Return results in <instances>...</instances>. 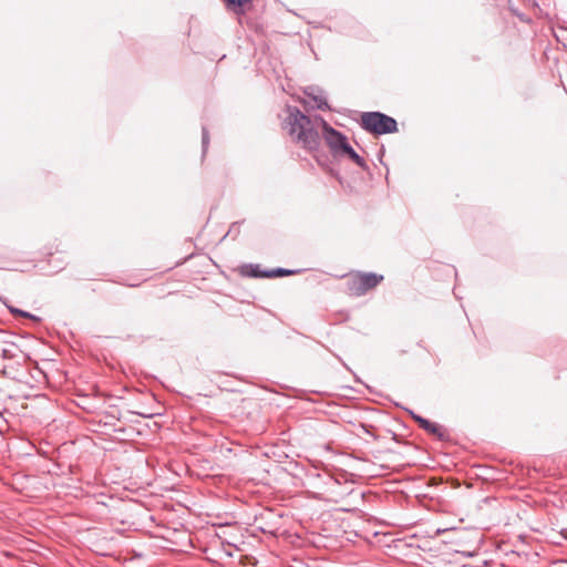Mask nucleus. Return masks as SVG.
I'll return each instance as SVG.
<instances>
[{"label":"nucleus","mask_w":567,"mask_h":567,"mask_svg":"<svg viewBox=\"0 0 567 567\" xmlns=\"http://www.w3.org/2000/svg\"><path fill=\"white\" fill-rule=\"evenodd\" d=\"M287 112L285 128L289 135L302 143L306 148L316 150L320 138L312 121L296 107H288Z\"/></svg>","instance_id":"1"},{"label":"nucleus","mask_w":567,"mask_h":567,"mask_svg":"<svg viewBox=\"0 0 567 567\" xmlns=\"http://www.w3.org/2000/svg\"><path fill=\"white\" fill-rule=\"evenodd\" d=\"M382 280L383 277L381 275L372 272L357 274L348 280V291L352 296H362L377 287Z\"/></svg>","instance_id":"4"},{"label":"nucleus","mask_w":567,"mask_h":567,"mask_svg":"<svg viewBox=\"0 0 567 567\" xmlns=\"http://www.w3.org/2000/svg\"><path fill=\"white\" fill-rule=\"evenodd\" d=\"M416 420L420 423L421 427H423L424 430H426V431H429L431 433H436L439 427H437V425L435 423H432L429 420H425V419H422V417H417Z\"/></svg>","instance_id":"6"},{"label":"nucleus","mask_w":567,"mask_h":567,"mask_svg":"<svg viewBox=\"0 0 567 567\" xmlns=\"http://www.w3.org/2000/svg\"><path fill=\"white\" fill-rule=\"evenodd\" d=\"M361 125L365 131L378 135L393 133L398 130L394 118L379 112L364 113L361 116Z\"/></svg>","instance_id":"3"},{"label":"nucleus","mask_w":567,"mask_h":567,"mask_svg":"<svg viewBox=\"0 0 567 567\" xmlns=\"http://www.w3.org/2000/svg\"><path fill=\"white\" fill-rule=\"evenodd\" d=\"M323 138L336 155H347L360 167L364 166V159L349 145L347 137L330 126L323 118H319Z\"/></svg>","instance_id":"2"},{"label":"nucleus","mask_w":567,"mask_h":567,"mask_svg":"<svg viewBox=\"0 0 567 567\" xmlns=\"http://www.w3.org/2000/svg\"><path fill=\"white\" fill-rule=\"evenodd\" d=\"M206 138H207V134L206 132L204 131V134H203V142L206 143Z\"/></svg>","instance_id":"9"},{"label":"nucleus","mask_w":567,"mask_h":567,"mask_svg":"<svg viewBox=\"0 0 567 567\" xmlns=\"http://www.w3.org/2000/svg\"><path fill=\"white\" fill-rule=\"evenodd\" d=\"M250 0H225L228 8L237 11L239 8H241L245 3L249 2Z\"/></svg>","instance_id":"7"},{"label":"nucleus","mask_w":567,"mask_h":567,"mask_svg":"<svg viewBox=\"0 0 567 567\" xmlns=\"http://www.w3.org/2000/svg\"><path fill=\"white\" fill-rule=\"evenodd\" d=\"M11 312H13V313H18V315H20L21 317H25V318H30V317H31V315H30V313H28V312H25V311H22V310H18V309H11Z\"/></svg>","instance_id":"8"},{"label":"nucleus","mask_w":567,"mask_h":567,"mask_svg":"<svg viewBox=\"0 0 567 567\" xmlns=\"http://www.w3.org/2000/svg\"><path fill=\"white\" fill-rule=\"evenodd\" d=\"M293 274V271L291 270H286V269H282V268H278L276 270H272V271H269V272H262V274H258L257 271H254L252 272V276H261V277H279V276H287V275H291Z\"/></svg>","instance_id":"5"}]
</instances>
